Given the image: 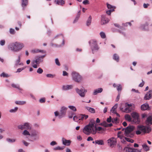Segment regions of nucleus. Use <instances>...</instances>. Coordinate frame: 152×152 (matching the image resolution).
I'll list each match as a JSON object with an SVG mask.
<instances>
[{"instance_id":"1","label":"nucleus","mask_w":152,"mask_h":152,"mask_svg":"<svg viewBox=\"0 0 152 152\" xmlns=\"http://www.w3.org/2000/svg\"><path fill=\"white\" fill-rule=\"evenodd\" d=\"M95 124V120L91 119L89 123L84 127L83 129V132L87 135H89L91 132H92L93 133H95V129L94 125Z\"/></svg>"},{"instance_id":"2","label":"nucleus","mask_w":152,"mask_h":152,"mask_svg":"<svg viewBox=\"0 0 152 152\" xmlns=\"http://www.w3.org/2000/svg\"><path fill=\"white\" fill-rule=\"evenodd\" d=\"M24 46V45L23 43L15 42L10 44L7 48L9 50L17 52L20 51Z\"/></svg>"},{"instance_id":"3","label":"nucleus","mask_w":152,"mask_h":152,"mask_svg":"<svg viewBox=\"0 0 152 152\" xmlns=\"http://www.w3.org/2000/svg\"><path fill=\"white\" fill-rule=\"evenodd\" d=\"M137 130L136 131V134L139 135L142 134H145L149 133L151 130V128L148 126L138 125L137 126Z\"/></svg>"},{"instance_id":"4","label":"nucleus","mask_w":152,"mask_h":152,"mask_svg":"<svg viewBox=\"0 0 152 152\" xmlns=\"http://www.w3.org/2000/svg\"><path fill=\"white\" fill-rule=\"evenodd\" d=\"M134 129V127L133 126L130 125L126 128H123L122 130L124 131V134L126 136L132 137L134 134L133 131Z\"/></svg>"},{"instance_id":"5","label":"nucleus","mask_w":152,"mask_h":152,"mask_svg":"<svg viewBox=\"0 0 152 152\" xmlns=\"http://www.w3.org/2000/svg\"><path fill=\"white\" fill-rule=\"evenodd\" d=\"M88 43L93 54H94L99 50V48L96 40H91L88 42Z\"/></svg>"},{"instance_id":"6","label":"nucleus","mask_w":152,"mask_h":152,"mask_svg":"<svg viewBox=\"0 0 152 152\" xmlns=\"http://www.w3.org/2000/svg\"><path fill=\"white\" fill-rule=\"evenodd\" d=\"M45 56V55L42 56H38L35 57V59L32 62V66L34 68H37V66H39V64L43 61V59Z\"/></svg>"},{"instance_id":"7","label":"nucleus","mask_w":152,"mask_h":152,"mask_svg":"<svg viewBox=\"0 0 152 152\" xmlns=\"http://www.w3.org/2000/svg\"><path fill=\"white\" fill-rule=\"evenodd\" d=\"M71 75L72 80L77 83H80L82 80V77L77 72H72Z\"/></svg>"},{"instance_id":"8","label":"nucleus","mask_w":152,"mask_h":152,"mask_svg":"<svg viewBox=\"0 0 152 152\" xmlns=\"http://www.w3.org/2000/svg\"><path fill=\"white\" fill-rule=\"evenodd\" d=\"M18 128L20 130H29L32 129L31 124L29 122H26L18 126Z\"/></svg>"},{"instance_id":"9","label":"nucleus","mask_w":152,"mask_h":152,"mask_svg":"<svg viewBox=\"0 0 152 152\" xmlns=\"http://www.w3.org/2000/svg\"><path fill=\"white\" fill-rule=\"evenodd\" d=\"M88 115L85 114H81L78 116L73 117V119L75 121L78 122L80 121H83L87 119L88 118Z\"/></svg>"},{"instance_id":"10","label":"nucleus","mask_w":152,"mask_h":152,"mask_svg":"<svg viewBox=\"0 0 152 152\" xmlns=\"http://www.w3.org/2000/svg\"><path fill=\"white\" fill-rule=\"evenodd\" d=\"M30 136L31 138L30 141H31L33 142L38 140L39 139L38 132L36 130H34L31 132Z\"/></svg>"},{"instance_id":"11","label":"nucleus","mask_w":152,"mask_h":152,"mask_svg":"<svg viewBox=\"0 0 152 152\" xmlns=\"http://www.w3.org/2000/svg\"><path fill=\"white\" fill-rule=\"evenodd\" d=\"M67 109V107L64 106H63L61 107V109L60 111L59 118H63L65 116Z\"/></svg>"},{"instance_id":"12","label":"nucleus","mask_w":152,"mask_h":152,"mask_svg":"<svg viewBox=\"0 0 152 152\" xmlns=\"http://www.w3.org/2000/svg\"><path fill=\"white\" fill-rule=\"evenodd\" d=\"M107 141L108 143L110 146L111 147H113L116 143V139L114 137H112L109 139Z\"/></svg>"},{"instance_id":"13","label":"nucleus","mask_w":152,"mask_h":152,"mask_svg":"<svg viewBox=\"0 0 152 152\" xmlns=\"http://www.w3.org/2000/svg\"><path fill=\"white\" fill-rule=\"evenodd\" d=\"M124 152H141V151L140 150L135 148L126 147L124 149Z\"/></svg>"},{"instance_id":"14","label":"nucleus","mask_w":152,"mask_h":152,"mask_svg":"<svg viewBox=\"0 0 152 152\" xmlns=\"http://www.w3.org/2000/svg\"><path fill=\"white\" fill-rule=\"evenodd\" d=\"M101 24L102 25L108 23L109 21V20L107 17L106 15H103L101 16Z\"/></svg>"},{"instance_id":"15","label":"nucleus","mask_w":152,"mask_h":152,"mask_svg":"<svg viewBox=\"0 0 152 152\" xmlns=\"http://www.w3.org/2000/svg\"><path fill=\"white\" fill-rule=\"evenodd\" d=\"M152 98V90L148 92L144 97V99L149 100Z\"/></svg>"},{"instance_id":"16","label":"nucleus","mask_w":152,"mask_h":152,"mask_svg":"<svg viewBox=\"0 0 152 152\" xmlns=\"http://www.w3.org/2000/svg\"><path fill=\"white\" fill-rule=\"evenodd\" d=\"M132 105L131 104H128L127 103L125 104V106L124 112L129 113L132 110Z\"/></svg>"},{"instance_id":"17","label":"nucleus","mask_w":152,"mask_h":152,"mask_svg":"<svg viewBox=\"0 0 152 152\" xmlns=\"http://www.w3.org/2000/svg\"><path fill=\"white\" fill-rule=\"evenodd\" d=\"M75 91L77 94L81 97L84 98V93L82 88L79 89L78 88L75 89Z\"/></svg>"},{"instance_id":"18","label":"nucleus","mask_w":152,"mask_h":152,"mask_svg":"<svg viewBox=\"0 0 152 152\" xmlns=\"http://www.w3.org/2000/svg\"><path fill=\"white\" fill-rule=\"evenodd\" d=\"M141 109L142 110H150L151 109L149 104L147 103L142 105L141 106Z\"/></svg>"},{"instance_id":"19","label":"nucleus","mask_w":152,"mask_h":152,"mask_svg":"<svg viewBox=\"0 0 152 152\" xmlns=\"http://www.w3.org/2000/svg\"><path fill=\"white\" fill-rule=\"evenodd\" d=\"M148 23L146 22L145 24H141L140 28L141 29L144 31L148 30Z\"/></svg>"},{"instance_id":"20","label":"nucleus","mask_w":152,"mask_h":152,"mask_svg":"<svg viewBox=\"0 0 152 152\" xmlns=\"http://www.w3.org/2000/svg\"><path fill=\"white\" fill-rule=\"evenodd\" d=\"M62 141L63 144L66 146H69L70 145L71 141L69 140H66L64 138H62Z\"/></svg>"},{"instance_id":"21","label":"nucleus","mask_w":152,"mask_h":152,"mask_svg":"<svg viewBox=\"0 0 152 152\" xmlns=\"http://www.w3.org/2000/svg\"><path fill=\"white\" fill-rule=\"evenodd\" d=\"M73 88L72 85H63L62 86V89L64 91H67Z\"/></svg>"},{"instance_id":"22","label":"nucleus","mask_w":152,"mask_h":152,"mask_svg":"<svg viewBox=\"0 0 152 152\" xmlns=\"http://www.w3.org/2000/svg\"><path fill=\"white\" fill-rule=\"evenodd\" d=\"M145 124L147 125H152V115L147 117L145 121Z\"/></svg>"},{"instance_id":"23","label":"nucleus","mask_w":152,"mask_h":152,"mask_svg":"<svg viewBox=\"0 0 152 152\" xmlns=\"http://www.w3.org/2000/svg\"><path fill=\"white\" fill-rule=\"evenodd\" d=\"M11 86L14 88L18 89L19 91H20V92L22 93V91H23V90L20 87L19 85L14 83H12L11 84Z\"/></svg>"},{"instance_id":"24","label":"nucleus","mask_w":152,"mask_h":152,"mask_svg":"<svg viewBox=\"0 0 152 152\" xmlns=\"http://www.w3.org/2000/svg\"><path fill=\"white\" fill-rule=\"evenodd\" d=\"M103 91V89L101 88H99L96 89L94 90L93 92V94L94 95H96L98 93H101Z\"/></svg>"},{"instance_id":"25","label":"nucleus","mask_w":152,"mask_h":152,"mask_svg":"<svg viewBox=\"0 0 152 152\" xmlns=\"http://www.w3.org/2000/svg\"><path fill=\"white\" fill-rule=\"evenodd\" d=\"M95 133H93V132H91V134H95L96 133L97 131H101L102 130H104V128H102L101 127H96V126H95Z\"/></svg>"},{"instance_id":"26","label":"nucleus","mask_w":152,"mask_h":152,"mask_svg":"<svg viewBox=\"0 0 152 152\" xmlns=\"http://www.w3.org/2000/svg\"><path fill=\"white\" fill-rule=\"evenodd\" d=\"M131 115L135 121H138L139 116L137 113L135 112L132 113H131Z\"/></svg>"},{"instance_id":"27","label":"nucleus","mask_w":152,"mask_h":152,"mask_svg":"<svg viewBox=\"0 0 152 152\" xmlns=\"http://www.w3.org/2000/svg\"><path fill=\"white\" fill-rule=\"evenodd\" d=\"M55 1L56 4L61 6L63 5L65 3L64 0H55Z\"/></svg>"},{"instance_id":"28","label":"nucleus","mask_w":152,"mask_h":152,"mask_svg":"<svg viewBox=\"0 0 152 152\" xmlns=\"http://www.w3.org/2000/svg\"><path fill=\"white\" fill-rule=\"evenodd\" d=\"M85 108L88 111L91 113H95V110L93 108L87 106L85 107Z\"/></svg>"},{"instance_id":"29","label":"nucleus","mask_w":152,"mask_h":152,"mask_svg":"<svg viewBox=\"0 0 152 152\" xmlns=\"http://www.w3.org/2000/svg\"><path fill=\"white\" fill-rule=\"evenodd\" d=\"M91 16L90 15L86 21V25L87 26H89L91 25Z\"/></svg>"},{"instance_id":"30","label":"nucleus","mask_w":152,"mask_h":152,"mask_svg":"<svg viewBox=\"0 0 152 152\" xmlns=\"http://www.w3.org/2000/svg\"><path fill=\"white\" fill-rule=\"evenodd\" d=\"M22 6L24 10V7L26 6L28 4V0H22Z\"/></svg>"},{"instance_id":"31","label":"nucleus","mask_w":152,"mask_h":152,"mask_svg":"<svg viewBox=\"0 0 152 152\" xmlns=\"http://www.w3.org/2000/svg\"><path fill=\"white\" fill-rule=\"evenodd\" d=\"M29 130H24L22 132V134L25 136H30L31 133L28 131Z\"/></svg>"},{"instance_id":"32","label":"nucleus","mask_w":152,"mask_h":152,"mask_svg":"<svg viewBox=\"0 0 152 152\" xmlns=\"http://www.w3.org/2000/svg\"><path fill=\"white\" fill-rule=\"evenodd\" d=\"M21 55H19L18 56V59L16 60L15 63V65L17 66L18 65H20L21 64V63H20V59Z\"/></svg>"},{"instance_id":"33","label":"nucleus","mask_w":152,"mask_h":152,"mask_svg":"<svg viewBox=\"0 0 152 152\" xmlns=\"http://www.w3.org/2000/svg\"><path fill=\"white\" fill-rule=\"evenodd\" d=\"M26 102L25 101H17L15 102L16 104L18 105H22L26 104Z\"/></svg>"},{"instance_id":"34","label":"nucleus","mask_w":152,"mask_h":152,"mask_svg":"<svg viewBox=\"0 0 152 152\" xmlns=\"http://www.w3.org/2000/svg\"><path fill=\"white\" fill-rule=\"evenodd\" d=\"M96 144L99 145H103L104 144V142L102 140H97L95 141Z\"/></svg>"},{"instance_id":"35","label":"nucleus","mask_w":152,"mask_h":152,"mask_svg":"<svg viewBox=\"0 0 152 152\" xmlns=\"http://www.w3.org/2000/svg\"><path fill=\"white\" fill-rule=\"evenodd\" d=\"M125 137L124 136H118V138L121 139V142L124 144H125L126 142V140L125 139Z\"/></svg>"},{"instance_id":"36","label":"nucleus","mask_w":152,"mask_h":152,"mask_svg":"<svg viewBox=\"0 0 152 152\" xmlns=\"http://www.w3.org/2000/svg\"><path fill=\"white\" fill-rule=\"evenodd\" d=\"M113 59L117 62H118L119 61V56L116 54H114L113 55Z\"/></svg>"},{"instance_id":"37","label":"nucleus","mask_w":152,"mask_h":152,"mask_svg":"<svg viewBox=\"0 0 152 152\" xmlns=\"http://www.w3.org/2000/svg\"><path fill=\"white\" fill-rule=\"evenodd\" d=\"M118 104H115L114 106H113L110 110V111L112 113H114L116 111V109L117 107Z\"/></svg>"},{"instance_id":"38","label":"nucleus","mask_w":152,"mask_h":152,"mask_svg":"<svg viewBox=\"0 0 152 152\" xmlns=\"http://www.w3.org/2000/svg\"><path fill=\"white\" fill-rule=\"evenodd\" d=\"M142 146L143 148L145 151H147L149 150V148L146 144H144L142 145Z\"/></svg>"},{"instance_id":"39","label":"nucleus","mask_w":152,"mask_h":152,"mask_svg":"<svg viewBox=\"0 0 152 152\" xmlns=\"http://www.w3.org/2000/svg\"><path fill=\"white\" fill-rule=\"evenodd\" d=\"M65 148V146L63 147H60V146H57L56 147H55L53 148V150H63Z\"/></svg>"},{"instance_id":"40","label":"nucleus","mask_w":152,"mask_h":152,"mask_svg":"<svg viewBox=\"0 0 152 152\" xmlns=\"http://www.w3.org/2000/svg\"><path fill=\"white\" fill-rule=\"evenodd\" d=\"M125 119L129 121H131V118L129 115L128 114L125 115Z\"/></svg>"},{"instance_id":"41","label":"nucleus","mask_w":152,"mask_h":152,"mask_svg":"<svg viewBox=\"0 0 152 152\" xmlns=\"http://www.w3.org/2000/svg\"><path fill=\"white\" fill-rule=\"evenodd\" d=\"M6 140L8 142L12 143L15 142L16 141V139H15L7 138Z\"/></svg>"},{"instance_id":"42","label":"nucleus","mask_w":152,"mask_h":152,"mask_svg":"<svg viewBox=\"0 0 152 152\" xmlns=\"http://www.w3.org/2000/svg\"><path fill=\"white\" fill-rule=\"evenodd\" d=\"M0 76L1 77H9V75L8 74L4 72L1 74L0 75Z\"/></svg>"},{"instance_id":"43","label":"nucleus","mask_w":152,"mask_h":152,"mask_svg":"<svg viewBox=\"0 0 152 152\" xmlns=\"http://www.w3.org/2000/svg\"><path fill=\"white\" fill-rule=\"evenodd\" d=\"M18 107H15L14 109H12L9 110L10 113H14L16 112L18 110Z\"/></svg>"},{"instance_id":"44","label":"nucleus","mask_w":152,"mask_h":152,"mask_svg":"<svg viewBox=\"0 0 152 152\" xmlns=\"http://www.w3.org/2000/svg\"><path fill=\"white\" fill-rule=\"evenodd\" d=\"M99 34L102 38L104 39L106 38L105 34L104 32L101 31L100 32Z\"/></svg>"},{"instance_id":"45","label":"nucleus","mask_w":152,"mask_h":152,"mask_svg":"<svg viewBox=\"0 0 152 152\" xmlns=\"http://www.w3.org/2000/svg\"><path fill=\"white\" fill-rule=\"evenodd\" d=\"M116 88L117 90L118 91H121L122 89V86L120 84L117 85V87Z\"/></svg>"},{"instance_id":"46","label":"nucleus","mask_w":152,"mask_h":152,"mask_svg":"<svg viewBox=\"0 0 152 152\" xmlns=\"http://www.w3.org/2000/svg\"><path fill=\"white\" fill-rule=\"evenodd\" d=\"M62 40V44L58 45V47H61L62 46H64L65 44V41H64V36H62V38H61Z\"/></svg>"},{"instance_id":"47","label":"nucleus","mask_w":152,"mask_h":152,"mask_svg":"<svg viewBox=\"0 0 152 152\" xmlns=\"http://www.w3.org/2000/svg\"><path fill=\"white\" fill-rule=\"evenodd\" d=\"M68 107L72 110L74 111H76V109L75 107L73 106H69Z\"/></svg>"},{"instance_id":"48","label":"nucleus","mask_w":152,"mask_h":152,"mask_svg":"<svg viewBox=\"0 0 152 152\" xmlns=\"http://www.w3.org/2000/svg\"><path fill=\"white\" fill-rule=\"evenodd\" d=\"M55 75L51 74H48L46 75V76L47 77L53 78Z\"/></svg>"},{"instance_id":"49","label":"nucleus","mask_w":152,"mask_h":152,"mask_svg":"<svg viewBox=\"0 0 152 152\" xmlns=\"http://www.w3.org/2000/svg\"><path fill=\"white\" fill-rule=\"evenodd\" d=\"M37 72L38 74H41L43 72V70L42 68H39L37 70Z\"/></svg>"},{"instance_id":"50","label":"nucleus","mask_w":152,"mask_h":152,"mask_svg":"<svg viewBox=\"0 0 152 152\" xmlns=\"http://www.w3.org/2000/svg\"><path fill=\"white\" fill-rule=\"evenodd\" d=\"M114 11V10L113 9L109 10L106 11V13L109 15H110L111 12H113Z\"/></svg>"},{"instance_id":"51","label":"nucleus","mask_w":152,"mask_h":152,"mask_svg":"<svg viewBox=\"0 0 152 152\" xmlns=\"http://www.w3.org/2000/svg\"><path fill=\"white\" fill-rule=\"evenodd\" d=\"M55 63L57 65H58V66H60V64L59 62L58 58H56L55 59Z\"/></svg>"},{"instance_id":"52","label":"nucleus","mask_w":152,"mask_h":152,"mask_svg":"<svg viewBox=\"0 0 152 152\" xmlns=\"http://www.w3.org/2000/svg\"><path fill=\"white\" fill-rule=\"evenodd\" d=\"M125 139L126 140V141H127L128 142L133 143L134 142V140L132 139H131L130 138L125 137Z\"/></svg>"},{"instance_id":"53","label":"nucleus","mask_w":152,"mask_h":152,"mask_svg":"<svg viewBox=\"0 0 152 152\" xmlns=\"http://www.w3.org/2000/svg\"><path fill=\"white\" fill-rule=\"evenodd\" d=\"M74 115V113L73 112H72L69 114L68 116L69 118H72Z\"/></svg>"},{"instance_id":"54","label":"nucleus","mask_w":152,"mask_h":152,"mask_svg":"<svg viewBox=\"0 0 152 152\" xmlns=\"http://www.w3.org/2000/svg\"><path fill=\"white\" fill-rule=\"evenodd\" d=\"M10 34H14L15 33V31L14 29L12 28H10Z\"/></svg>"},{"instance_id":"55","label":"nucleus","mask_w":152,"mask_h":152,"mask_svg":"<svg viewBox=\"0 0 152 152\" xmlns=\"http://www.w3.org/2000/svg\"><path fill=\"white\" fill-rule=\"evenodd\" d=\"M101 125L104 126L105 127H107V123L105 121H104L101 124Z\"/></svg>"},{"instance_id":"56","label":"nucleus","mask_w":152,"mask_h":152,"mask_svg":"<svg viewBox=\"0 0 152 152\" xmlns=\"http://www.w3.org/2000/svg\"><path fill=\"white\" fill-rule=\"evenodd\" d=\"M62 36H64L62 34H59L57 35L56 36L54 37V38L53 39V40L55 39V38L58 37H60L61 38H62Z\"/></svg>"},{"instance_id":"57","label":"nucleus","mask_w":152,"mask_h":152,"mask_svg":"<svg viewBox=\"0 0 152 152\" xmlns=\"http://www.w3.org/2000/svg\"><path fill=\"white\" fill-rule=\"evenodd\" d=\"M22 142L24 145L26 146H28L29 144V143L26 142L24 140L22 141Z\"/></svg>"},{"instance_id":"58","label":"nucleus","mask_w":152,"mask_h":152,"mask_svg":"<svg viewBox=\"0 0 152 152\" xmlns=\"http://www.w3.org/2000/svg\"><path fill=\"white\" fill-rule=\"evenodd\" d=\"M5 43V41L4 40H1L0 41V45L1 46L4 45Z\"/></svg>"},{"instance_id":"59","label":"nucleus","mask_w":152,"mask_h":152,"mask_svg":"<svg viewBox=\"0 0 152 152\" xmlns=\"http://www.w3.org/2000/svg\"><path fill=\"white\" fill-rule=\"evenodd\" d=\"M39 102L40 103H44L45 102V99L44 98H42L39 99Z\"/></svg>"},{"instance_id":"60","label":"nucleus","mask_w":152,"mask_h":152,"mask_svg":"<svg viewBox=\"0 0 152 152\" xmlns=\"http://www.w3.org/2000/svg\"><path fill=\"white\" fill-rule=\"evenodd\" d=\"M80 17V16H79V15H77L76 17L75 18V19L73 21V23H75L76 22H77L78 21V20Z\"/></svg>"},{"instance_id":"61","label":"nucleus","mask_w":152,"mask_h":152,"mask_svg":"<svg viewBox=\"0 0 152 152\" xmlns=\"http://www.w3.org/2000/svg\"><path fill=\"white\" fill-rule=\"evenodd\" d=\"M24 69V68H19L17 69V71L16 72H20L22 71Z\"/></svg>"},{"instance_id":"62","label":"nucleus","mask_w":152,"mask_h":152,"mask_svg":"<svg viewBox=\"0 0 152 152\" xmlns=\"http://www.w3.org/2000/svg\"><path fill=\"white\" fill-rule=\"evenodd\" d=\"M142 80V82L140 83L139 85V86L141 87H142L145 84V82L143 81V80Z\"/></svg>"},{"instance_id":"63","label":"nucleus","mask_w":152,"mask_h":152,"mask_svg":"<svg viewBox=\"0 0 152 152\" xmlns=\"http://www.w3.org/2000/svg\"><path fill=\"white\" fill-rule=\"evenodd\" d=\"M57 144V142L55 141H52L50 143V145L52 146H53Z\"/></svg>"},{"instance_id":"64","label":"nucleus","mask_w":152,"mask_h":152,"mask_svg":"<svg viewBox=\"0 0 152 152\" xmlns=\"http://www.w3.org/2000/svg\"><path fill=\"white\" fill-rule=\"evenodd\" d=\"M112 118L110 116L109 118H108L107 119V121L108 123H110L112 121Z\"/></svg>"}]
</instances>
